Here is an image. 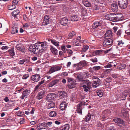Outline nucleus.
<instances>
[{
  "instance_id": "cd10ccee",
  "label": "nucleus",
  "mask_w": 130,
  "mask_h": 130,
  "mask_svg": "<svg viewBox=\"0 0 130 130\" xmlns=\"http://www.w3.org/2000/svg\"><path fill=\"white\" fill-rule=\"evenodd\" d=\"M29 61L28 60L26 59H24L20 60L18 62V63L20 64H25V63H27L29 62Z\"/></svg>"
},
{
  "instance_id": "13d9d810",
  "label": "nucleus",
  "mask_w": 130,
  "mask_h": 130,
  "mask_svg": "<svg viewBox=\"0 0 130 130\" xmlns=\"http://www.w3.org/2000/svg\"><path fill=\"white\" fill-rule=\"evenodd\" d=\"M29 76V75L28 74H24L22 77L23 79H25L27 78Z\"/></svg>"
},
{
  "instance_id": "5701e85b",
  "label": "nucleus",
  "mask_w": 130,
  "mask_h": 130,
  "mask_svg": "<svg viewBox=\"0 0 130 130\" xmlns=\"http://www.w3.org/2000/svg\"><path fill=\"white\" fill-rule=\"evenodd\" d=\"M105 37H111L112 36V31L110 30H107L105 34Z\"/></svg>"
},
{
  "instance_id": "864d4df0",
  "label": "nucleus",
  "mask_w": 130,
  "mask_h": 130,
  "mask_svg": "<svg viewBox=\"0 0 130 130\" xmlns=\"http://www.w3.org/2000/svg\"><path fill=\"white\" fill-rule=\"evenodd\" d=\"M101 68L100 66H95L93 67V69L94 70H98Z\"/></svg>"
},
{
  "instance_id": "e433bc0d",
  "label": "nucleus",
  "mask_w": 130,
  "mask_h": 130,
  "mask_svg": "<svg viewBox=\"0 0 130 130\" xmlns=\"http://www.w3.org/2000/svg\"><path fill=\"white\" fill-rule=\"evenodd\" d=\"M8 51L9 52V54L11 56L13 57L15 55V53L13 48H12L9 50Z\"/></svg>"
},
{
  "instance_id": "473e14b6",
  "label": "nucleus",
  "mask_w": 130,
  "mask_h": 130,
  "mask_svg": "<svg viewBox=\"0 0 130 130\" xmlns=\"http://www.w3.org/2000/svg\"><path fill=\"white\" fill-rule=\"evenodd\" d=\"M128 94V92L127 90L125 91L123 93L122 98L123 99H122V100H124L125 99L127 95Z\"/></svg>"
},
{
  "instance_id": "0e129e2a",
  "label": "nucleus",
  "mask_w": 130,
  "mask_h": 130,
  "mask_svg": "<svg viewBox=\"0 0 130 130\" xmlns=\"http://www.w3.org/2000/svg\"><path fill=\"white\" fill-rule=\"evenodd\" d=\"M18 3V2L17 0H13L12 2V4H13V5H15V6L16 5H17Z\"/></svg>"
},
{
  "instance_id": "39448f33",
  "label": "nucleus",
  "mask_w": 130,
  "mask_h": 130,
  "mask_svg": "<svg viewBox=\"0 0 130 130\" xmlns=\"http://www.w3.org/2000/svg\"><path fill=\"white\" fill-rule=\"evenodd\" d=\"M30 89H26L23 91L22 93V95L20 97V98L22 100L27 98L30 95Z\"/></svg>"
},
{
  "instance_id": "e2e57ef3",
  "label": "nucleus",
  "mask_w": 130,
  "mask_h": 130,
  "mask_svg": "<svg viewBox=\"0 0 130 130\" xmlns=\"http://www.w3.org/2000/svg\"><path fill=\"white\" fill-rule=\"evenodd\" d=\"M68 74L67 72H63L62 73L61 75L63 76H66L68 75Z\"/></svg>"
},
{
  "instance_id": "052dcab7",
  "label": "nucleus",
  "mask_w": 130,
  "mask_h": 130,
  "mask_svg": "<svg viewBox=\"0 0 130 130\" xmlns=\"http://www.w3.org/2000/svg\"><path fill=\"white\" fill-rule=\"evenodd\" d=\"M84 88V91L86 92L89 91L90 90V87H83Z\"/></svg>"
},
{
  "instance_id": "a18cd8bd",
  "label": "nucleus",
  "mask_w": 130,
  "mask_h": 130,
  "mask_svg": "<svg viewBox=\"0 0 130 130\" xmlns=\"http://www.w3.org/2000/svg\"><path fill=\"white\" fill-rule=\"evenodd\" d=\"M73 43L75 46H78L80 44L79 41L77 40H75L73 41Z\"/></svg>"
},
{
  "instance_id": "de8ad7c7",
  "label": "nucleus",
  "mask_w": 130,
  "mask_h": 130,
  "mask_svg": "<svg viewBox=\"0 0 130 130\" xmlns=\"http://www.w3.org/2000/svg\"><path fill=\"white\" fill-rule=\"evenodd\" d=\"M97 94L100 97H102L103 94V93L100 90L97 91Z\"/></svg>"
},
{
  "instance_id": "49530a36",
  "label": "nucleus",
  "mask_w": 130,
  "mask_h": 130,
  "mask_svg": "<svg viewBox=\"0 0 130 130\" xmlns=\"http://www.w3.org/2000/svg\"><path fill=\"white\" fill-rule=\"evenodd\" d=\"M89 46L87 45H84L82 50V52H85L89 48Z\"/></svg>"
},
{
  "instance_id": "4468645a",
  "label": "nucleus",
  "mask_w": 130,
  "mask_h": 130,
  "mask_svg": "<svg viewBox=\"0 0 130 130\" xmlns=\"http://www.w3.org/2000/svg\"><path fill=\"white\" fill-rule=\"evenodd\" d=\"M87 64L85 60L80 62L77 67L78 70L86 66Z\"/></svg>"
},
{
  "instance_id": "8fccbe9b",
  "label": "nucleus",
  "mask_w": 130,
  "mask_h": 130,
  "mask_svg": "<svg viewBox=\"0 0 130 130\" xmlns=\"http://www.w3.org/2000/svg\"><path fill=\"white\" fill-rule=\"evenodd\" d=\"M122 33L121 30V29L119 30L117 32L116 35L118 37L120 36Z\"/></svg>"
},
{
  "instance_id": "a211bd4d",
  "label": "nucleus",
  "mask_w": 130,
  "mask_h": 130,
  "mask_svg": "<svg viewBox=\"0 0 130 130\" xmlns=\"http://www.w3.org/2000/svg\"><path fill=\"white\" fill-rule=\"evenodd\" d=\"M59 80L57 79L52 81L48 84V86L49 87H52L54 86L57 84L59 82Z\"/></svg>"
},
{
  "instance_id": "5fc2aeb1",
  "label": "nucleus",
  "mask_w": 130,
  "mask_h": 130,
  "mask_svg": "<svg viewBox=\"0 0 130 130\" xmlns=\"http://www.w3.org/2000/svg\"><path fill=\"white\" fill-rule=\"evenodd\" d=\"M24 112H23L18 111L16 113L17 115L18 116H21L22 115H23Z\"/></svg>"
},
{
  "instance_id": "bf43d9fd",
  "label": "nucleus",
  "mask_w": 130,
  "mask_h": 130,
  "mask_svg": "<svg viewBox=\"0 0 130 130\" xmlns=\"http://www.w3.org/2000/svg\"><path fill=\"white\" fill-rule=\"evenodd\" d=\"M93 8V9L95 10H99L100 8V6L98 5H95Z\"/></svg>"
},
{
  "instance_id": "c756f323",
  "label": "nucleus",
  "mask_w": 130,
  "mask_h": 130,
  "mask_svg": "<svg viewBox=\"0 0 130 130\" xmlns=\"http://www.w3.org/2000/svg\"><path fill=\"white\" fill-rule=\"evenodd\" d=\"M70 19L72 21H77L78 19V17L76 15H72L70 18Z\"/></svg>"
},
{
  "instance_id": "dca6fc26",
  "label": "nucleus",
  "mask_w": 130,
  "mask_h": 130,
  "mask_svg": "<svg viewBox=\"0 0 130 130\" xmlns=\"http://www.w3.org/2000/svg\"><path fill=\"white\" fill-rule=\"evenodd\" d=\"M49 18L48 15H46L44 17L43 21L42 22V25H46L48 24L49 23Z\"/></svg>"
},
{
  "instance_id": "a878e982",
  "label": "nucleus",
  "mask_w": 130,
  "mask_h": 130,
  "mask_svg": "<svg viewBox=\"0 0 130 130\" xmlns=\"http://www.w3.org/2000/svg\"><path fill=\"white\" fill-rule=\"evenodd\" d=\"M20 13V11L19 10L16 9L12 13V15L14 17L17 18V15Z\"/></svg>"
},
{
  "instance_id": "4d7b16f0",
  "label": "nucleus",
  "mask_w": 130,
  "mask_h": 130,
  "mask_svg": "<svg viewBox=\"0 0 130 130\" xmlns=\"http://www.w3.org/2000/svg\"><path fill=\"white\" fill-rule=\"evenodd\" d=\"M104 67L105 68H110L112 67V65L110 64V63H108L107 64L104 66Z\"/></svg>"
},
{
  "instance_id": "6ab92c4d",
  "label": "nucleus",
  "mask_w": 130,
  "mask_h": 130,
  "mask_svg": "<svg viewBox=\"0 0 130 130\" xmlns=\"http://www.w3.org/2000/svg\"><path fill=\"white\" fill-rule=\"evenodd\" d=\"M60 109L62 110L66 109L67 107V104L64 101H62L60 105Z\"/></svg>"
},
{
  "instance_id": "09e8293b",
  "label": "nucleus",
  "mask_w": 130,
  "mask_h": 130,
  "mask_svg": "<svg viewBox=\"0 0 130 130\" xmlns=\"http://www.w3.org/2000/svg\"><path fill=\"white\" fill-rule=\"evenodd\" d=\"M52 122H48L46 123V128H47L48 127H51L52 126Z\"/></svg>"
},
{
  "instance_id": "338daca9",
  "label": "nucleus",
  "mask_w": 130,
  "mask_h": 130,
  "mask_svg": "<svg viewBox=\"0 0 130 130\" xmlns=\"http://www.w3.org/2000/svg\"><path fill=\"white\" fill-rule=\"evenodd\" d=\"M106 82L109 83L111 82V79L110 78H106Z\"/></svg>"
},
{
  "instance_id": "9d476101",
  "label": "nucleus",
  "mask_w": 130,
  "mask_h": 130,
  "mask_svg": "<svg viewBox=\"0 0 130 130\" xmlns=\"http://www.w3.org/2000/svg\"><path fill=\"white\" fill-rule=\"evenodd\" d=\"M40 76L39 74H35L32 75L31 77V82L32 83L37 82L38 81L40 78Z\"/></svg>"
},
{
  "instance_id": "79ce46f5",
  "label": "nucleus",
  "mask_w": 130,
  "mask_h": 130,
  "mask_svg": "<svg viewBox=\"0 0 130 130\" xmlns=\"http://www.w3.org/2000/svg\"><path fill=\"white\" fill-rule=\"evenodd\" d=\"M46 93V92L45 90H43L40 91L38 94L43 98L44 95Z\"/></svg>"
},
{
  "instance_id": "7c9ffc66",
  "label": "nucleus",
  "mask_w": 130,
  "mask_h": 130,
  "mask_svg": "<svg viewBox=\"0 0 130 130\" xmlns=\"http://www.w3.org/2000/svg\"><path fill=\"white\" fill-rule=\"evenodd\" d=\"M18 32V29L17 27H12L11 31V32L12 34H15Z\"/></svg>"
},
{
  "instance_id": "bb28decb",
  "label": "nucleus",
  "mask_w": 130,
  "mask_h": 130,
  "mask_svg": "<svg viewBox=\"0 0 130 130\" xmlns=\"http://www.w3.org/2000/svg\"><path fill=\"white\" fill-rule=\"evenodd\" d=\"M83 3L86 7H90L91 6L90 3L87 0H84L83 1Z\"/></svg>"
},
{
  "instance_id": "58836bf2",
  "label": "nucleus",
  "mask_w": 130,
  "mask_h": 130,
  "mask_svg": "<svg viewBox=\"0 0 130 130\" xmlns=\"http://www.w3.org/2000/svg\"><path fill=\"white\" fill-rule=\"evenodd\" d=\"M81 8L82 10V14L83 16H85L87 15V10L83 7H81Z\"/></svg>"
},
{
  "instance_id": "0eeeda50",
  "label": "nucleus",
  "mask_w": 130,
  "mask_h": 130,
  "mask_svg": "<svg viewBox=\"0 0 130 130\" xmlns=\"http://www.w3.org/2000/svg\"><path fill=\"white\" fill-rule=\"evenodd\" d=\"M75 82L72 78H69L68 81V87L71 89L74 88L76 84Z\"/></svg>"
},
{
  "instance_id": "4be33fe9",
  "label": "nucleus",
  "mask_w": 130,
  "mask_h": 130,
  "mask_svg": "<svg viewBox=\"0 0 130 130\" xmlns=\"http://www.w3.org/2000/svg\"><path fill=\"white\" fill-rule=\"evenodd\" d=\"M58 94L60 98H63L67 95V93L63 91H59Z\"/></svg>"
},
{
  "instance_id": "6e6d98bb",
  "label": "nucleus",
  "mask_w": 130,
  "mask_h": 130,
  "mask_svg": "<svg viewBox=\"0 0 130 130\" xmlns=\"http://www.w3.org/2000/svg\"><path fill=\"white\" fill-rule=\"evenodd\" d=\"M75 35V32L74 31H72L69 34V36L70 37H72Z\"/></svg>"
},
{
  "instance_id": "f8f14e48",
  "label": "nucleus",
  "mask_w": 130,
  "mask_h": 130,
  "mask_svg": "<svg viewBox=\"0 0 130 130\" xmlns=\"http://www.w3.org/2000/svg\"><path fill=\"white\" fill-rule=\"evenodd\" d=\"M56 96V95L54 93H51L48 94L46 97V99L48 101L53 99Z\"/></svg>"
},
{
  "instance_id": "7ed1b4c3",
  "label": "nucleus",
  "mask_w": 130,
  "mask_h": 130,
  "mask_svg": "<svg viewBox=\"0 0 130 130\" xmlns=\"http://www.w3.org/2000/svg\"><path fill=\"white\" fill-rule=\"evenodd\" d=\"M36 48L38 50H40L45 48L47 45V43L46 42H38L35 44Z\"/></svg>"
},
{
  "instance_id": "774afa93",
  "label": "nucleus",
  "mask_w": 130,
  "mask_h": 130,
  "mask_svg": "<svg viewBox=\"0 0 130 130\" xmlns=\"http://www.w3.org/2000/svg\"><path fill=\"white\" fill-rule=\"evenodd\" d=\"M116 128L113 126L110 127L107 130H116Z\"/></svg>"
},
{
  "instance_id": "393cba45",
  "label": "nucleus",
  "mask_w": 130,
  "mask_h": 130,
  "mask_svg": "<svg viewBox=\"0 0 130 130\" xmlns=\"http://www.w3.org/2000/svg\"><path fill=\"white\" fill-rule=\"evenodd\" d=\"M100 25L101 24L100 22L96 21L93 24L92 27L93 28L95 29L99 27Z\"/></svg>"
},
{
  "instance_id": "a19ab883",
  "label": "nucleus",
  "mask_w": 130,
  "mask_h": 130,
  "mask_svg": "<svg viewBox=\"0 0 130 130\" xmlns=\"http://www.w3.org/2000/svg\"><path fill=\"white\" fill-rule=\"evenodd\" d=\"M103 51L101 50H97L95 51L94 53L96 55H101Z\"/></svg>"
},
{
  "instance_id": "9b49d317",
  "label": "nucleus",
  "mask_w": 130,
  "mask_h": 130,
  "mask_svg": "<svg viewBox=\"0 0 130 130\" xmlns=\"http://www.w3.org/2000/svg\"><path fill=\"white\" fill-rule=\"evenodd\" d=\"M36 127L37 129H45L46 128V123H40L36 126Z\"/></svg>"
},
{
  "instance_id": "423d86ee",
  "label": "nucleus",
  "mask_w": 130,
  "mask_h": 130,
  "mask_svg": "<svg viewBox=\"0 0 130 130\" xmlns=\"http://www.w3.org/2000/svg\"><path fill=\"white\" fill-rule=\"evenodd\" d=\"M113 40L110 38L106 39L103 42L102 45L104 47L111 45L113 43Z\"/></svg>"
},
{
  "instance_id": "c85d7f7f",
  "label": "nucleus",
  "mask_w": 130,
  "mask_h": 130,
  "mask_svg": "<svg viewBox=\"0 0 130 130\" xmlns=\"http://www.w3.org/2000/svg\"><path fill=\"white\" fill-rule=\"evenodd\" d=\"M70 128L68 124H66L62 126L60 128V130H68Z\"/></svg>"
},
{
  "instance_id": "f257e3e1",
  "label": "nucleus",
  "mask_w": 130,
  "mask_h": 130,
  "mask_svg": "<svg viewBox=\"0 0 130 130\" xmlns=\"http://www.w3.org/2000/svg\"><path fill=\"white\" fill-rule=\"evenodd\" d=\"M105 17L106 19L113 22L118 21L121 20V17L119 14H114L113 13L106 14Z\"/></svg>"
},
{
  "instance_id": "680f3d73",
  "label": "nucleus",
  "mask_w": 130,
  "mask_h": 130,
  "mask_svg": "<svg viewBox=\"0 0 130 130\" xmlns=\"http://www.w3.org/2000/svg\"><path fill=\"white\" fill-rule=\"evenodd\" d=\"M118 44L119 45H123L124 44V42H122V41L121 40L120 41H117Z\"/></svg>"
},
{
  "instance_id": "4c0bfd02",
  "label": "nucleus",
  "mask_w": 130,
  "mask_h": 130,
  "mask_svg": "<svg viewBox=\"0 0 130 130\" xmlns=\"http://www.w3.org/2000/svg\"><path fill=\"white\" fill-rule=\"evenodd\" d=\"M35 47L36 46L35 45L34 46L32 45H30L29 47V50L33 52L35 51L36 49H37V48H36Z\"/></svg>"
},
{
  "instance_id": "ddd939ff",
  "label": "nucleus",
  "mask_w": 130,
  "mask_h": 130,
  "mask_svg": "<svg viewBox=\"0 0 130 130\" xmlns=\"http://www.w3.org/2000/svg\"><path fill=\"white\" fill-rule=\"evenodd\" d=\"M96 80H94V82L92 84V86L93 87L96 88L99 86L100 84L101 83L100 80L98 78H95Z\"/></svg>"
},
{
  "instance_id": "6e6552de",
  "label": "nucleus",
  "mask_w": 130,
  "mask_h": 130,
  "mask_svg": "<svg viewBox=\"0 0 130 130\" xmlns=\"http://www.w3.org/2000/svg\"><path fill=\"white\" fill-rule=\"evenodd\" d=\"M62 68L60 66H55L51 67L49 71L50 73H52L55 72L59 71Z\"/></svg>"
},
{
  "instance_id": "b1692460",
  "label": "nucleus",
  "mask_w": 130,
  "mask_h": 130,
  "mask_svg": "<svg viewBox=\"0 0 130 130\" xmlns=\"http://www.w3.org/2000/svg\"><path fill=\"white\" fill-rule=\"evenodd\" d=\"M51 47L50 50L52 53L54 55H57L58 52V50L52 46H51Z\"/></svg>"
},
{
  "instance_id": "72a5a7b5",
  "label": "nucleus",
  "mask_w": 130,
  "mask_h": 130,
  "mask_svg": "<svg viewBox=\"0 0 130 130\" xmlns=\"http://www.w3.org/2000/svg\"><path fill=\"white\" fill-rule=\"evenodd\" d=\"M110 112L108 110H106L102 112V114L103 115V118H106L108 116V113Z\"/></svg>"
},
{
  "instance_id": "20e7f679",
  "label": "nucleus",
  "mask_w": 130,
  "mask_h": 130,
  "mask_svg": "<svg viewBox=\"0 0 130 130\" xmlns=\"http://www.w3.org/2000/svg\"><path fill=\"white\" fill-rule=\"evenodd\" d=\"M118 5L122 9H125L127 7L128 3L127 0H119Z\"/></svg>"
},
{
  "instance_id": "f3484780",
  "label": "nucleus",
  "mask_w": 130,
  "mask_h": 130,
  "mask_svg": "<svg viewBox=\"0 0 130 130\" xmlns=\"http://www.w3.org/2000/svg\"><path fill=\"white\" fill-rule=\"evenodd\" d=\"M68 19L65 17L61 19L60 23L63 26H66L68 24Z\"/></svg>"
},
{
  "instance_id": "3c124183",
  "label": "nucleus",
  "mask_w": 130,
  "mask_h": 130,
  "mask_svg": "<svg viewBox=\"0 0 130 130\" xmlns=\"http://www.w3.org/2000/svg\"><path fill=\"white\" fill-rule=\"evenodd\" d=\"M90 60L93 63L96 62H98V59L96 58H91L90 59Z\"/></svg>"
},
{
  "instance_id": "c03bdc74",
  "label": "nucleus",
  "mask_w": 130,
  "mask_h": 130,
  "mask_svg": "<svg viewBox=\"0 0 130 130\" xmlns=\"http://www.w3.org/2000/svg\"><path fill=\"white\" fill-rule=\"evenodd\" d=\"M91 115L89 113H88L87 115L85 117V120L86 121H89L91 118Z\"/></svg>"
},
{
  "instance_id": "f03ea898",
  "label": "nucleus",
  "mask_w": 130,
  "mask_h": 130,
  "mask_svg": "<svg viewBox=\"0 0 130 130\" xmlns=\"http://www.w3.org/2000/svg\"><path fill=\"white\" fill-rule=\"evenodd\" d=\"M77 79L79 82L82 81V84L81 85V87H90L91 83L89 80H85L83 81L82 79L80 78L79 77H78Z\"/></svg>"
},
{
  "instance_id": "2f4dec72",
  "label": "nucleus",
  "mask_w": 130,
  "mask_h": 130,
  "mask_svg": "<svg viewBox=\"0 0 130 130\" xmlns=\"http://www.w3.org/2000/svg\"><path fill=\"white\" fill-rule=\"evenodd\" d=\"M57 113L56 111H51L49 113V116L51 117H54L57 115Z\"/></svg>"
},
{
  "instance_id": "aec40b11",
  "label": "nucleus",
  "mask_w": 130,
  "mask_h": 130,
  "mask_svg": "<svg viewBox=\"0 0 130 130\" xmlns=\"http://www.w3.org/2000/svg\"><path fill=\"white\" fill-rule=\"evenodd\" d=\"M118 8V6L116 3H113L111 5V8L113 11H117Z\"/></svg>"
},
{
  "instance_id": "ea45409f",
  "label": "nucleus",
  "mask_w": 130,
  "mask_h": 130,
  "mask_svg": "<svg viewBox=\"0 0 130 130\" xmlns=\"http://www.w3.org/2000/svg\"><path fill=\"white\" fill-rule=\"evenodd\" d=\"M59 42L56 41V40L53 39L52 43L54 45L57 47H58L59 46Z\"/></svg>"
},
{
  "instance_id": "603ef678",
  "label": "nucleus",
  "mask_w": 130,
  "mask_h": 130,
  "mask_svg": "<svg viewBox=\"0 0 130 130\" xmlns=\"http://www.w3.org/2000/svg\"><path fill=\"white\" fill-rule=\"evenodd\" d=\"M61 50L64 53H65L66 52V48L65 46L64 45H62L61 46Z\"/></svg>"
},
{
  "instance_id": "f704fd0d",
  "label": "nucleus",
  "mask_w": 130,
  "mask_h": 130,
  "mask_svg": "<svg viewBox=\"0 0 130 130\" xmlns=\"http://www.w3.org/2000/svg\"><path fill=\"white\" fill-rule=\"evenodd\" d=\"M126 67V65L125 64H122L118 66L117 69L119 70H121L122 69H124Z\"/></svg>"
},
{
  "instance_id": "2eb2a0df",
  "label": "nucleus",
  "mask_w": 130,
  "mask_h": 130,
  "mask_svg": "<svg viewBox=\"0 0 130 130\" xmlns=\"http://www.w3.org/2000/svg\"><path fill=\"white\" fill-rule=\"evenodd\" d=\"M87 103H85V102H83V103H80L79 104L77 105V108L76 110V111L79 114H80L81 115L82 114V111L81 109L80 108V107L82 105H87Z\"/></svg>"
},
{
  "instance_id": "c9c22d12",
  "label": "nucleus",
  "mask_w": 130,
  "mask_h": 130,
  "mask_svg": "<svg viewBox=\"0 0 130 130\" xmlns=\"http://www.w3.org/2000/svg\"><path fill=\"white\" fill-rule=\"evenodd\" d=\"M55 106V104L53 102H51L48 103L47 108L48 109L54 107Z\"/></svg>"
},
{
  "instance_id": "37998d69",
  "label": "nucleus",
  "mask_w": 130,
  "mask_h": 130,
  "mask_svg": "<svg viewBox=\"0 0 130 130\" xmlns=\"http://www.w3.org/2000/svg\"><path fill=\"white\" fill-rule=\"evenodd\" d=\"M16 8V6L13 4H11L9 5L8 6V9L9 10H12Z\"/></svg>"
},
{
  "instance_id": "1a4fd4ad",
  "label": "nucleus",
  "mask_w": 130,
  "mask_h": 130,
  "mask_svg": "<svg viewBox=\"0 0 130 130\" xmlns=\"http://www.w3.org/2000/svg\"><path fill=\"white\" fill-rule=\"evenodd\" d=\"M113 121L117 123L118 125L120 126H122L124 125L123 121L119 118H117L113 119Z\"/></svg>"
},
{
  "instance_id": "69168bd1",
  "label": "nucleus",
  "mask_w": 130,
  "mask_h": 130,
  "mask_svg": "<svg viewBox=\"0 0 130 130\" xmlns=\"http://www.w3.org/2000/svg\"><path fill=\"white\" fill-rule=\"evenodd\" d=\"M67 53L71 55H72L73 53L72 51L70 50H67Z\"/></svg>"
},
{
  "instance_id": "412c9836",
  "label": "nucleus",
  "mask_w": 130,
  "mask_h": 130,
  "mask_svg": "<svg viewBox=\"0 0 130 130\" xmlns=\"http://www.w3.org/2000/svg\"><path fill=\"white\" fill-rule=\"evenodd\" d=\"M16 48L17 50L23 52L25 50L24 46L22 44H18L16 46Z\"/></svg>"
}]
</instances>
